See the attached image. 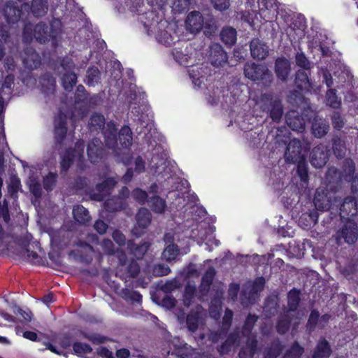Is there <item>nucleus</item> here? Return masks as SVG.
I'll return each mask as SVG.
<instances>
[{
	"label": "nucleus",
	"instance_id": "obj_4",
	"mask_svg": "<svg viewBox=\"0 0 358 358\" xmlns=\"http://www.w3.org/2000/svg\"><path fill=\"white\" fill-rule=\"evenodd\" d=\"M243 71L246 78L252 81H257V84L264 87L270 86L273 82V73L265 65L246 62Z\"/></svg>",
	"mask_w": 358,
	"mask_h": 358
},
{
	"label": "nucleus",
	"instance_id": "obj_62",
	"mask_svg": "<svg viewBox=\"0 0 358 358\" xmlns=\"http://www.w3.org/2000/svg\"><path fill=\"white\" fill-rule=\"evenodd\" d=\"M101 246L106 254L113 255L115 253V246L110 239L104 238L102 241Z\"/></svg>",
	"mask_w": 358,
	"mask_h": 358
},
{
	"label": "nucleus",
	"instance_id": "obj_42",
	"mask_svg": "<svg viewBox=\"0 0 358 358\" xmlns=\"http://www.w3.org/2000/svg\"><path fill=\"white\" fill-rule=\"evenodd\" d=\"M77 83V75L73 71L65 72L62 77V83L64 89L71 92Z\"/></svg>",
	"mask_w": 358,
	"mask_h": 358
},
{
	"label": "nucleus",
	"instance_id": "obj_1",
	"mask_svg": "<svg viewBox=\"0 0 358 358\" xmlns=\"http://www.w3.org/2000/svg\"><path fill=\"white\" fill-rule=\"evenodd\" d=\"M295 84L300 92L292 93V131L302 132L306 121L310 120L313 115L308 100L303 94L310 86L308 75L303 70L296 72Z\"/></svg>",
	"mask_w": 358,
	"mask_h": 358
},
{
	"label": "nucleus",
	"instance_id": "obj_37",
	"mask_svg": "<svg viewBox=\"0 0 358 358\" xmlns=\"http://www.w3.org/2000/svg\"><path fill=\"white\" fill-rule=\"evenodd\" d=\"M48 9V0H32L31 10L35 17H43L47 13Z\"/></svg>",
	"mask_w": 358,
	"mask_h": 358
},
{
	"label": "nucleus",
	"instance_id": "obj_3",
	"mask_svg": "<svg viewBox=\"0 0 358 358\" xmlns=\"http://www.w3.org/2000/svg\"><path fill=\"white\" fill-rule=\"evenodd\" d=\"M310 148L308 140L304 137L301 138H292V163H297V173L301 182L305 184L308 182V164L306 157Z\"/></svg>",
	"mask_w": 358,
	"mask_h": 358
},
{
	"label": "nucleus",
	"instance_id": "obj_51",
	"mask_svg": "<svg viewBox=\"0 0 358 358\" xmlns=\"http://www.w3.org/2000/svg\"><path fill=\"white\" fill-rule=\"evenodd\" d=\"M191 0H173V9L178 13H182L189 9Z\"/></svg>",
	"mask_w": 358,
	"mask_h": 358
},
{
	"label": "nucleus",
	"instance_id": "obj_18",
	"mask_svg": "<svg viewBox=\"0 0 358 358\" xmlns=\"http://www.w3.org/2000/svg\"><path fill=\"white\" fill-rule=\"evenodd\" d=\"M251 56L259 60L264 59L268 55V46L258 38H253L250 43Z\"/></svg>",
	"mask_w": 358,
	"mask_h": 358
},
{
	"label": "nucleus",
	"instance_id": "obj_32",
	"mask_svg": "<svg viewBox=\"0 0 358 358\" xmlns=\"http://www.w3.org/2000/svg\"><path fill=\"white\" fill-rule=\"evenodd\" d=\"M73 215L75 220L80 224L86 225L91 221L89 211L82 205H77L73 207Z\"/></svg>",
	"mask_w": 358,
	"mask_h": 358
},
{
	"label": "nucleus",
	"instance_id": "obj_26",
	"mask_svg": "<svg viewBox=\"0 0 358 358\" xmlns=\"http://www.w3.org/2000/svg\"><path fill=\"white\" fill-rule=\"evenodd\" d=\"M329 125L328 122L323 118L315 117L312 124V132L316 138L324 136L329 131Z\"/></svg>",
	"mask_w": 358,
	"mask_h": 358
},
{
	"label": "nucleus",
	"instance_id": "obj_13",
	"mask_svg": "<svg viewBox=\"0 0 358 358\" xmlns=\"http://www.w3.org/2000/svg\"><path fill=\"white\" fill-rule=\"evenodd\" d=\"M136 224L133 229V232L137 236H141L150 224L152 215L147 208H141L136 215Z\"/></svg>",
	"mask_w": 358,
	"mask_h": 358
},
{
	"label": "nucleus",
	"instance_id": "obj_48",
	"mask_svg": "<svg viewBox=\"0 0 358 358\" xmlns=\"http://www.w3.org/2000/svg\"><path fill=\"white\" fill-rule=\"evenodd\" d=\"M326 103L327 105L334 108H338L341 106V101L336 95L334 90L330 89L326 94Z\"/></svg>",
	"mask_w": 358,
	"mask_h": 358
},
{
	"label": "nucleus",
	"instance_id": "obj_8",
	"mask_svg": "<svg viewBox=\"0 0 358 358\" xmlns=\"http://www.w3.org/2000/svg\"><path fill=\"white\" fill-rule=\"evenodd\" d=\"M357 224L353 221L348 220L333 235L332 240L338 245L343 242L351 245L357 241Z\"/></svg>",
	"mask_w": 358,
	"mask_h": 358
},
{
	"label": "nucleus",
	"instance_id": "obj_39",
	"mask_svg": "<svg viewBox=\"0 0 358 358\" xmlns=\"http://www.w3.org/2000/svg\"><path fill=\"white\" fill-rule=\"evenodd\" d=\"M86 84L88 86H95L101 80V72L98 67L95 66H90L86 72Z\"/></svg>",
	"mask_w": 358,
	"mask_h": 358
},
{
	"label": "nucleus",
	"instance_id": "obj_36",
	"mask_svg": "<svg viewBox=\"0 0 358 358\" xmlns=\"http://www.w3.org/2000/svg\"><path fill=\"white\" fill-rule=\"evenodd\" d=\"M283 346L278 339L271 342L264 351V358H277L282 352Z\"/></svg>",
	"mask_w": 358,
	"mask_h": 358
},
{
	"label": "nucleus",
	"instance_id": "obj_57",
	"mask_svg": "<svg viewBox=\"0 0 358 358\" xmlns=\"http://www.w3.org/2000/svg\"><path fill=\"white\" fill-rule=\"evenodd\" d=\"M54 127L67 128V117L64 113L60 111L55 118Z\"/></svg>",
	"mask_w": 358,
	"mask_h": 358
},
{
	"label": "nucleus",
	"instance_id": "obj_9",
	"mask_svg": "<svg viewBox=\"0 0 358 358\" xmlns=\"http://www.w3.org/2000/svg\"><path fill=\"white\" fill-rule=\"evenodd\" d=\"M119 261L120 266L117 271V275L126 281L138 276L140 272V266L135 259H131L129 264H127V257L124 253H122L119 257Z\"/></svg>",
	"mask_w": 358,
	"mask_h": 358
},
{
	"label": "nucleus",
	"instance_id": "obj_12",
	"mask_svg": "<svg viewBox=\"0 0 358 358\" xmlns=\"http://www.w3.org/2000/svg\"><path fill=\"white\" fill-rule=\"evenodd\" d=\"M105 154L102 141L98 138H92L87 144V155L92 164L100 162Z\"/></svg>",
	"mask_w": 358,
	"mask_h": 358
},
{
	"label": "nucleus",
	"instance_id": "obj_35",
	"mask_svg": "<svg viewBox=\"0 0 358 358\" xmlns=\"http://www.w3.org/2000/svg\"><path fill=\"white\" fill-rule=\"evenodd\" d=\"M102 131L106 145H111L113 146L117 145V129L114 123H108L107 129Z\"/></svg>",
	"mask_w": 358,
	"mask_h": 358
},
{
	"label": "nucleus",
	"instance_id": "obj_20",
	"mask_svg": "<svg viewBox=\"0 0 358 358\" xmlns=\"http://www.w3.org/2000/svg\"><path fill=\"white\" fill-rule=\"evenodd\" d=\"M210 59L213 66L218 67L227 62V54L220 44H214L210 48Z\"/></svg>",
	"mask_w": 358,
	"mask_h": 358
},
{
	"label": "nucleus",
	"instance_id": "obj_11",
	"mask_svg": "<svg viewBox=\"0 0 358 358\" xmlns=\"http://www.w3.org/2000/svg\"><path fill=\"white\" fill-rule=\"evenodd\" d=\"M117 180L112 177L103 180L101 182L96 185L95 189L90 193L91 199L96 201H102L110 194L117 184Z\"/></svg>",
	"mask_w": 358,
	"mask_h": 358
},
{
	"label": "nucleus",
	"instance_id": "obj_44",
	"mask_svg": "<svg viewBox=\"0 0 358 358\" xmlns=\"http://www.w3.org/2000/svg\"><path fill=\"white\" fill-rule=\"evenodd\" d=\"M57 174L53 172H49L43 179V186L48 192H52L56 186L57 182Z\"/></svg>",
	"mask_w": 358,
	"mask_h": 358
},
{
	"label": "nucleus",
	"instance_id": "obj_53",
	"mask_svg": "<svg viewBox=\"0 0 358 358\" xmlns=\"http://www.w3.org/2000/svg\"><path fill=\"white\" fill-rule=\"evenodd\" d=\"M171 273V268L169 266L164 264H158L154 266L152 273L155 276H165Z\"/></svg>",
	"mask_w": 358,
	"mask_h": 358
},
{
	"label": "nucleus",
	"instance_id": "obj_2",
	"mask_svg": "<svg viewBox=\"0 0 358 358\" xmlns=\"http://www.w3.org/2000/svg\"><path fill=\"white\" fill-rule=\"evenodd\" d=\"M62 24L59 19L52 18L48 24L45 22L40 21L34 27V29H29L26 26L23 30V38L26 41H31L33 36L36 41L41 44L52 42L56 45L57 38L62 34Z\"/></svg>",
	"mask_w": 358,
	"mask_h": 358
},
{
	"label": "nucleus",
	"instance_id": "obj_52",
	"mask_svg": "<svg viewBox=\"0 0 358 358\" xmlns=\"http://www.w3.org/2000/svg\"><path fill=\"white\" fill-rule=\"evenodd\" d=\"M83 336L94 345L101 344L106 342V338L99 334L83 333Z\"/></svg>",
	"mask_w": 358,
	"mask_h": 358
},
{
	"label": "nucleus",
	"instance_id": "obj_47",
	"mask_svg": "<svg viewBox=\"0 0 358 358\" xmlns=\"http://www.w3.org/2000/svg\"><path fill=\"white\" fill-rule=\"evenodd\" d=\"M73 350L74 353L80 357L92 352V347L85 343L75 342L73 343Z\"/></svg>",
	"mask_w": 358,
	"mask_h": 358
},
{
	"label": "nucleus",
	"instance_id": "obj_14",
	"mask_svg": "<svg viewBox=\"0 0 358 358\" xmlns=\"http://www.w3.org/2000/svg\"><path fill=\"white\" fill-rule=\"evenodd\" d=\"M329 159V150L324 145L315 147L310 154V163L315 168H322L327 162Z\"/></svg>",
	"mask_w": 358,
	"mask_h": 358
},
{
	"label": "nucleus",
	"instance_id": "obj_49",
	"mask_svg": "<svg viewBox=\"0 0 358 358\" xmlns=\"http://www.w3.org/2000/svg\"><path fill=\"white\" fill-rule=\"evenodd\" d=\"M131 196L141 205H144L146 202H148L150 199L147 192L138 187L132 191Z\"/></svg>",
	"mask_w": 358,
	"mask_h": 358
},
{
	"label": "nucleus",
	"instance_id": "obj_24",
	"mask_svg": "<svg viewBox=\"0 0 358 358\" xmlns=\"http://www.w3.org/2000/svg\"><path fill=\"white\" fill-rule=\"evenodd\" d=\"M291 70L290 62L282 57L276 59L275 62V72L276 76L282 80H286Z\"/></svg>",
	"mask_w": 358,
	"mask_h": 358
},
{
	"label": "nucleus",
	"instance_id": "obj_25",
	"mask_svg": "<svg viewBox=\"0 0 358 358\" xmlns=\"http://www.w3.org/2000/svg\"><path fill=\"white\" fill-rule=\"evenodd\" d=\"M257 340L256 337L248 338L245 345L243 346L238 352L239 358H253L257 350Z\"/></svg>",
	"mask_w": 358,
	"mask_h": 358
},
{
	"label": "nucleus",
	"instance_id": "obj_34",
	"mask_svg": "<svg viewBox=\"0 0 358 358\" xmlns=\"http://www.w3.org/2000/svg\"><path fill=\"white\" fill-rule=\"evenodd\" d=\"M106 120L101 113H94L89 120V129L91 131H99L104 129Z\"/></svg>",
	"mask_w": 358,
	"mask_h": 358
},
{
	"label": "nucleus",
	"instance_id": "obj_55",
	"mask_svg": "<svg viewBox=\"0 0 358 358\" xmlns=\"http://www.w3.org/2000/svg\"><path fill=\"white\" fill-rule=\"evenodd\" d=\"M68 128L54 127V138L58 144L62 143L66 136Z\"/></svg>",
	"mask_w": 358,
	"mask_h": 358
},
{
	"label": "nucleus",
	"instance_id": "obj_22",
	"mask_svg": "<svg viewBox=\"0 0 358 358\" xmlns=\"http://www.w3.org/2000/svg\"><path fill=\"white\" fill-rule=\"evenodd\" d=\"M287 310L285 317L280 318L276 324V330L278 333L284 334L289 331L291 326V317L289 315V312L291 310V290L287 293Z\"/></svg>",
	"mask_w": 358,
	"mask_h": 358
},
{
	"label": "nucleus",
	"instance_id": "obj_7",
	"mask_svg": "<svg viewBox=\"0 0 358 358\" xmlns=\"http://www.w3.org/2000/svg\"><path fill=\"white\" fill-rule=\"evenodd\" d=\"M355 166L350 159L344 161L342 171H338L335 167H330L327 171V180L329 183H338L341 180L351 181L354 178Z\"/></svg>",
	"mask_w": 358,
	"mask_h": 358
},
{
	"label": "nucleus",
	"instance_id": "obj_43",
	"mask_svg": "<svg viewBox=\"0 0 358 358\" xmlns=\"http://www.w3.org/2000/svg\"><path fill=\"white\" fill-rule=\"evenodd\" d=\"M199 313L195 311H190L186 318V324L188 330L191 332H195L199 327Z\"/></svg>",
	"mask_w": 358,
	"mask_h": 358
},
{
	"label": "nucleus",
	"instance_id": "obj_23",
	"mask_svg": "<svg viewBox=\"0 0 358 358\" xmlns=\"http://www.w3.org/2000/svg\"><path fill=\"white\" fill-rule=\"evenodd\" d=\"M292 30L294 31V38L301 39L305 36L306 22L304 16L299 13L292 15Z\"/></svg>",
	"mask_w": 358,
	"mask_h": 358
},
{
	"label": "nucleus",
	"instance_id": "obj_63",
	"mask_svg": "<svg viewBox=\"0 0 358 358\" xmlns=\"http://www.w3.org/2000/svg\"><path fill=\"white\" fill-rule=\"evenodd\" d=\"M112 237L114 241L120 246H124L126 244V237L121 231L115 229L113 232Z\"/></svg>",
	"mask_w": 358,
	"mask_h": 358
},
{
	"label": "nucleus",
	"instance_id": "obj_45",
	"mask_svg": "<svg viewBox=\"0 0 358 358\" xmlns=\"http://www.w3.org/2000/svg\"><path fill=\"white\" fill-rule=\"evenodd\" d=\"M179 255V248L176 244L171 243L168 245L162 252L164 258L171 262L176 259Z\"/></svg>",
	"mask_w": 358,
	"mask_h": 358
},
{
	"label": "nucleus",
	"instance_id": "obj_28",
	"mask_svg": "<svg viewBox=\"0 0 358 358\" xmlns=\"http://www.w3.org/2000/svg\"><path fill=\"white\" fill-rule=\"evenodd\" d=\"M40 82L42 90L45 95L54 94L56 87V79L50 73L41 76Z\"/></svg>",
	"mask_w": 358,
	"mask_h": 358
},
{
	"label": "nucleus",
	"instance_id": "obj_17",
	"mask_svg": "<svg viewBox=\"0 0 358 358\" xmlns=\"http://www.w3.org/2000/svg\"><path fill=\"white\" fill-rule=\"evenodd\" d=\"M3 13L8 24H15L20 20L22 11L13 1H7L4 6Z\"/></svg>",
	"mask_w": 358,
	"mask_h": 358
},
{
	"label": "nucleus",
	"instance_id": "obj_46",
	"mask_svg": "<svg viewBox=\"0 0 358 358\" xmlns=\"http://www.w3.org/2000/svg\"><path fill=\"white\" fill-rule=\"evenodd\" d=\"M265 9L262 8L260 9L261 15L264 16V17H268V20H272L274 17L277 16L278 12V6L275 3L273 4L271 2L266 1L264 3Z\"/></svg>",
	"mask_w": 358,
	"mask_h": 358
},
{
	"label": "nucleus",
	"instance_id": "obj_54",
	"mask_svg": "<svg viewBox=\"0 0 358 358\" xmlns=\"http://www.w3.org/2000/svg\"><path fill=\"white\" fill-rule=\"evenodd\" d=\"M26 55H29L31 60L33 61L32 64H29V68L31 69H36L41 64L40 57L38 53L33 48H27L25 50Z\"/></svg>",
	"mask_w": 358,
	"mask_h": 358
},
{
	"label": "nucleus",
	"instance_id": "obj_10",
	"mask_svg": "<svg viewBox=\"0 0 358 358\" xmlns=\"http://www.w3.org/2000/svg\"><path fill=\"white\" fill-rule=\"evenodd\" d=\"M263 99L266 100V102H264L262 106L263 111L268 113L272 120L278 122L283 114L281 101L279 99H273L271 95L268 94H264Z\"/></svg>",
	"mask_w": 358,
	"mask_h": 358
},
{
	"label": "nucleus",
	"instance_id": "obj_31",
	"mask_svg": "<svg viewBox=\"0 0 358 358\" xmlns=\"http://www.w3.org/2000/svg\"><path fill=\"white\" fill-rule=\"evenodd\" d=\"M220 36L221 41L228 47L234 45L237 41L236 30L231 27H223Z\"/></svg>",
	"mask_w": 358,
	"mask_h": 358
},
{
	"label": "nucleus",
	"instance_id": "obj_38",
	"mask_svg": "<svg viewBox=\"0 0 358 358\" xmlns=\"http://www.w3.org/2000/svg\"><path fill=\"white\" fill-rule=\"evenodd\" d=\"M148 204L152 210L157 213H162L166 207V201L158 195L150 197Z\"/></svg>",
	"mask_w": 358,
	"mask_h": 358
},
{
	"label": "nucleus",
	"instance_id": "obj_29",
	"mask_svg": "<svg viewBox=\"0 0 358 358\" xmlns=\"http://www.w3.org/2000/svg\"><path fill=\"white\" fill-rule=\"evenodd\" d=\"M342 217L354 216L357 214V203L353 196H347L340 207Z\"/></svg>",
	"mask_w": 358,
	"mask_h": 358
},
{
	"label": "nucleus",
	"instance_id": "obj_41",
	"mask_svg": "<svg viewBox=\"0 0 358 358\" xmlns=\"http://www.w3.org/2000/svg\"><path fill=\"white\" fill-rule=\"evenodd\" d=\"M120 296L128 302L141 303L142 302V295L138 291L124 288L121 290Z\"/></svg>",
	"mask_w": 358,
	"mask_h": 358
},
{
	"label": "nucleus",
	"instance_id": "obj_33",
	"mask_svg": "<svg viewBox=\"0 0 358 358\" xmlns=\"http://www.w3.org/2000/svg\"><path fill=\"white\" fill-rule=\"evenodd\" d=\"M132 132L129 126H123L117 136V142L123 148H129L132 145Z\"/></svg>",
	"mask_w": 358,
	"mask_h": 358
},
{
	"label": "nucleus",
	"instance_id": "obj_21",
	"mask_svg": "<svg viewBox=\"0 0 358 358\" xmlns=\"http://www.w3.org/2000/svg\"><path fill=\"white\" fill-rule=\"evenodd\" d=\"M60 158V173L61 174H65L74 163L76 158L75 149H73L72 147L67 148Z\"/></svg>",
	"mask_w": 358,
	"mask_h": 358
},
{
	"label": "nucleus",
	"instance_id": "obj_59",
	"mask_svg": "<svg viewBox=\"0 0 358 358\" xmlns=\"http://www.w3.org/2000/svg\"><path fill=\"white\" fill-rule=\"evenodd\" d=\"M225 341L232 346H238L240 343V331L238 330H236L230 333Z\"/></svg>",
	"mask_w": 358,
	"mask_h": 358
},
{
	"label": "nucleus",
	"instance_id": "obj_15",
	"mask_svg": "<svg viewBox=\"0 0 358 358\" xmlns=\"http://www.w3.org/2000/svg\"><path fill=\"white\" fill-rule=\"evenodd\" d=\"M185 24L187 29L191 33H198L204 26L203 16L199 11L193 10L187 15Z\"/></svg>",
	"mask_w": 358,
	"mask_h": 358
},
{
	"label": "nucleus",
	"instance_id": "obj_27",
	"mask_svg": "<svg viewBox=\"0 0 358 358\" xmlns=\"http://www.w3.org/2000/svg\"><path fill=\"white\" fill-rule=\"evenodd\" d=\"M331 353L329 342L324 338L319 340L312 355V358H329Z\"/></svg>",
	"mask_w": 358,
	"mask_h": 358
},
{
	"label": "nucleus",
	"instance_id": "obj_60",
	"mask_svg": "<svg viewBox=\"0 0 358 358\" xmlns=\"http://www.w3.org/2000/svg\"><path fill=\"white\" fill-rule=\"evenodd\" d=\"M178 288V282L176 280H172L166 282L161 286V290L166 294L171 293L173 290Z\"/></svg>",
	"mask_w": 358,
	"mask_h": 358
},
{
	"label": "nucleus",
	"instance_id": "obj_40",
	"mask_svg": "<svg viewBox=\"0 0 358 358\" xmlns=\"http://www.w3.org/2000/svg\"><path fill=\"white\" fill-rule=\"evenodd\" d=\"M259 317L255 314L249 313L246 317L245 320L242 327V335L245 337L250 338V335L257 322Z\"/></svg>",
	"mask_w": 358,
	"mask_h": 358
},
{
	"label": "nucleus",
	"instance_id": "obj_56",
	"mask_svg": "<svg viewBox=\"0 0 358 358\" xmlns=\"http://www.w3.org/2000/svg\"><path fill=\"white\" fill-rule=\"evenodd\" d=\"M13 311L15 314H17L22 316L24 322H31L32 317V313L29 310H24L22 308L15 305L13 307Z\"/></svg>",
	"mask_w": 358,
	"mask_h": 358
},
{
	"label": "nucleus",
	"instance_id": "obj_16",
	"mask_svg": "<svg viewBox=\"0 0 358 358\" xmlns=\"http://www.w3.org/2000/svg\"><path fill=\"white\" fill-rule=\"evenodd\" d=\"M265 279L264 277L255 278L251 286L248 289H244L241 292V297L245 298L250 303H252L257 295L264 289L265 286Z\"/></svg>",
	"mask_w": 358,
	"mask_h": 358
},
{
	"label": "nucleus",
	"instance_id": "obj_30",
	"mask_svg": "<svg viewBox=\"0 0 358 358\" xmlns=\"http://www.w3.org/2000/svg\"><path fill=\"white\" fill-rule=\"evenodd\" d=\"M125 201L119 196L107 199L103 203V208L107 212H117L124 208Z\"/></svg>",
	"mask_w": 358,
	"mask_h": 358
},
{
	"label": "nucleus",
	"instance_id": "obj_61",
	"mask_svg": "<svg viewBox=\"0 0 358 358\" xmlns=\"http://www.w3.org/2000/svg\"><path fill=\"white\" fill-rule=\"evenodd\" d=\"M176 305V299L170 294H166L162 300V306L168 309L174 308Z\"/></svg>",
	"mask_w": 358,
	"mask_h": 358
},
{
	"label": "nucleus",
	"instance_id": "obj_19",
	"mask_svg": "<svg viewBox=\"0 0 358 358\" xmlns=\"http://www.w3.org/2000/svg\"><path fill=\"white\" fill-rule=\"evenodd\" d=\"M150 244L146 241H141L136 244L133 240H129L127 242V248L129 253L134 256L136 259H142L148 252Z\"/></svg>",
	"mask_w": 358,
	"mask_h": 358
},
{
	"label": "nucleus",
	"instance_id": "obj_58",
	"mask_svg": "<svg viewBox=\"0 0 358 358\" xmlns=\"http://www.w3.org/2000/svg\"><path fill=\"white\" fill-rule=\"evenodd\" d=\"M215 275V271L214 268H209L207 270L202 277V284L206 285L209 287L213 283Z\"/></svg>",
	"mask_w": 358,
	"mask_h": 358
},
{
	"label": "nucleus",
	"instance_id": "obj_64",
	"mask_svg": "<svg viewBox=\"0 0 358 358\" xmlns=\"http://www.w3.org/2000/svg\"><path fill=\"white\" fill-rule=\"evenodd\" d=\"M296 63L299 66L303 68V69H309L310 67V62L303 54H297L296 55Z\"/></svg>",
	"mask_w": 358,
	"mask_h": 358
},
{
	"label": "nucleus",
	"instance_id": "obj_5",
	"mask_svg": "<svg viewBox=\"0 0 358 358\" xmlns=\"http://www.w3.org/2000/svg\"><path fill=\"white\" fill-rule=\"evenodd\" d=\"M272 180L273 190L280 197V201L285 208L289 210L291 206L290 196L291 193V178L283 171H280L278 177Z\"/></svg>",
	"mask_w": 358,
	"mask_h": 358
},
{
	"label": "nucleus",
	"instance_id": "obj_6",
	"mask_svg": "<svg viewBox=\"0 0 358 358\" xmlns=\"http://www.w3.org/2000/svg\"><path fill=\"white\" fill-rule=\"evenodd\" d=\"M313 202L317 210H328L334 206L338 207L341 204V198H338L332 191L319 187L316 189Z\"/></svg>",
	"mask_w": 358,
	"mask_h": 358
},
{
	"label": "nucleus",
	"instance_id": "obj_50",
	"mask_svg": "<svg viewBox=\"0 0 358 358\" xmlns=\"http://www.w3.org/2000/svg\"><path fill=\"white\" fill-rule=\"evenodd\" d=\"M333 151L338 158H343L345 155V145L344 142L340 138L333 140Z\"/></svg>",
	"mask_w": 358,
	"mask_h": 358
}]
</instances>
